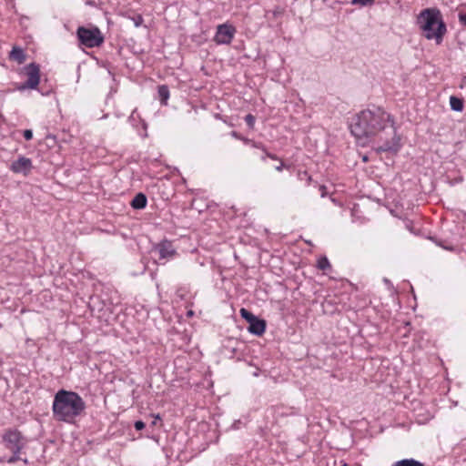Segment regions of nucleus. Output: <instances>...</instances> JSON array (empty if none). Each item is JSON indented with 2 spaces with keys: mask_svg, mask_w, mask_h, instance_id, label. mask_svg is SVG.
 <instances>
[{
  "mask_svg": "<svg viewBox=\"0 0 466 466\" xmlns=\"http://www.w3.org/2000/svg\"><path fill=\"white\" fill-rule=\"evenodd\" d=\"M25 72L27 76V81L22 86H20L19 89L24 90L25 88H36L40 80L39 66L32 63L25 67Z\"/></svg>",
  "mask_w": 466,
  "mask_h": 466,
  "instance_id": "7",
  "label": "nucleus"
},
{
  "mask_svg": "<svg viewBox=\"0 0 466 466\" xmlns=\"http://www.w3.org/2000/svg\"><path fill=\"white\" fill-rule=\"evenodd\" d=\"M134 22L136 26H139L143 22L142 16L138 15L137 18L134 19Z\"/></svg>",
  "mask_w": 466,
  "mask_h": 466,
  "instance_id": "23",
  "label": "nucleus"
},
{
  "mask_svg": "<svg viewBox=\"0 0 466 466\" xmlns=\"http://www.w3.org/2000/svg\"><path fill=\"white\" fill-rule=\"evenodd\" d=\"M6 447L11 450L15 455L12 456L7 461L13 463L19 458L16 456L17 453L23 449L24 442L22 435L17 431H8L3 437Z\"/></svg>",
  "mask_w": 466,
  "mask_h": 466,
  "instance_id": "5",
  "label": "nucleus"
},
{
  "mask_svg": "<svg viewBox=\"0 0 466 466\" xmlns=\"http://www.w3.org/2000/svg\"><path fill=\"white\" fill-rule=\"evenodd\" d=\"M84 409V400L75 392L61 390L55 395L53 412L57 420L70 422Z\"/></svg>",
  "mask_w": 466,
  "mask_h": 466,
  "instance_id": "2",
  "label": "nucleus"
},
{
  "mask_svg": "<svg viewBox=\"0 0 466 466\" xmlns=\"http://www.w3.org/2000/svg\"><path fill=\"white\" fill-rule=\"evenodd\" d=\"M375 0H351V5H360V6H365V5H372L374 3Z\"/></svg>",
  "mask_w": 466,
  "mask_h": 466,
  "instance_id": "18",
  "label": "nucleus"
},
{
  "mask_svg": "<svg viewBox=\"0 0 466 466\" xmlns=\"http://www.w3.org/2000/svg\"><path fill=\"white\" fill-rule=\"evenodd\" d=\"M450 106L452 110L461 112L463 110V100L454 96H451L450 97Z\"/></svg>",
  "mask_w": 466,
  "mask_h": 466,
  "instance_id": "13",
  "label": "nucleus"
},
{
  "mask_svg": "<svg viewBox=\"0 0 466 466\" xmlns=\"http://www.w3.org/2000/svg\"><path fill=\"white\" fill-rule=\"evenodd\" d=\"M318 267L319 269L326 270L327 268H330V264L328 258L323 257L318 260Z\"/></svg>",
  "mask_w": 466,
  "mask_h": 466,
  "instance_id": "16",
  "label": "nucleus"
},
{
  "mask_svg": "<svg viewBox=\"0 0 466 466\" xmlns=\"http://www.w3.org/2000/svg\"><path fill=\"white\" fill-rule=\"evenodd\" d=\"M153 251L158 255L159 260L170 259L176 255V249L174 248L170 241L165 240L153 248Z\"/></svg>",
  "mask_w": 466,
  "mask_h": 466,
  "instance_id": "9",
  "label": "nucleus"
},
{
  "mask_svg": "<svg viewBox=\"0 0 466 466\" xmlns=\"http://www.w3.org/2000/svg\"><path fill=\"white\" fill-rule=\"evenodd\" d=\"M77 36L80 43L86 47H96L100 46L104 37L98 28H86L80 26L77 29Z\"/></svg>",
  "mask_w": 466,
  "mask_h": 466,
  "instance_id": "4",
  "label": "nucleus"
},
{
  "mask_svg": "<svg viewBox=\"0 0 466 466\" xmlns=\"http://www.w3.org/2000/svg\"><path fill=\"white\" fill-rule=\"evenodd\" d=\"M135 428H136L137 431H140V430H142V429H144V428H145V423H144L143 421H141V420H137V421H136V423H135Z\"/></svg>",
  "mask_w": 466,
  "mask_h": 466,
  "instance_id": "22",
  "label": "nucleus"
},
{
  "mask_svg": "<svg viewBox=\"0 0 466 466\" xmlns=\"http://www.w3.org/2000/svg\"><path fill=\"white\" fill-rule=\"evenodd\" d=\"M240 313H241V316L246 320H258L253 314H251L248 309H246L244 308L240 309Z\"/></svg>",
  "mask_w": 466,
  "mask_h": 466,
  "instance_id": "17",
  "label": "nucleus"
},
{
  "mask_svg": "<svg viewBox=\"0 0 466 466\" xmlns=\"http://www.w3.org/2000/svg\"><path fill=\"white\" fill-rule=\"evenodd\" d=\"M187 315H188L189 317H191V316H192V311H188V312H187Z\"/></svg>",
  "mask_w": 466,
  "mask_h": 466,
  "instance_id": "28",
  "label": "nucleus"
},
{
  "mask_svg": "<svg viewBox=\"0 0 466 466\" xmlns=\"http://www.w3.org/2000/svg\"><path fill=\"white\" fill-rule=\"evenodd\" d=\"M235 34L236 29L233 25L228 24L219 25L217 28L214 41L218 45H228L231 43Z\"/></svg>",
  "mask_w": 466,
  "mask_h": 466,
  "instance_id": "6",
  "label": "nucleus"
},
{
  "mask_svg": "<svg viewBox=\"0 0 466 466\" xmlns=\"http://www.w3.org/2000/svg\"><path fill=\"white\" fill-rule=\"evenodd\" d=\"M394 466H424L422 463L414 460H402L398 461Z\"/></svg>",
  "mask_w": 466,
  "mask_h": 466,
  "instance_id": "15",
  "label": "nucleus"
},
{
  "mask_svg": "<svg viewBox=\"0 0 466 466\" xmlns=\"http://www.w3.org/2000/svg\"><path fill=\"white\" fill-rule=\"evenodd\" d=\"M284 167V164L282 162H280V164L279 166H277L275 168L277 171H281Z\"/></svg>",
  "mask_w": 466,
  "mask_h": 466,
  "instance_id": "25",
  "label": "nucleus"
},
{
  "mask_svg": "<svg viewBox=\"0 0 466 466\" xmlns=\"http://www.w3.org/2000/svg\"><path fill=\"white\" fill-rule=\"evenodd\" d=\"M267 157L272 158V159H277V157L275 155H272L270 153H267Z\"/></svg>",
  "mask_w": 466,
  "mask_h": 466,
  "instance_id": "26",
  "label": "nucleus"
},
{
  "mask_svg": "<svg viewBox=\"0 0 466 466\" xmlns=\"http://www.w3.org/2000/svg\"><path fill=\"white\" fill-rule=\"evenodd\" d=\"M232 136H233L234 137H238V135H237V133H236L235 131H233V132H232Z\"/></svg>",
  "mask_w": 466,
  "mask_h": 466,
  "instance_id": "27",
  "label": "nucleus"
},
{
  "mask_svg": "<svg viewBox=\"0 0 466 466\" xmlns=\"http://www.w3.org/2000/svg\"><path fill=\"white\" fill-rule=\"evenodd\" d=\"M9 58L11 60L16 61L18 64H22L25 60V55L22 48L14 46L10 52Z\"/></svg>",
  "mask_w": 466,
  "mask_h": 466,
  "instance_id": "10",
  "label": "nucleus"
},
{
  "mask_svg": "<svg viewBox=\"0 0 466 466\" xmlns=\"http://www.w3.org/2000/svg\"><path fill=\"white\" fill-rule=\"evenodd\" d=\"M147 197L143 193H138L132 199L131 206L136 209H141L147 206Z\"/></svg>",
  "mask_w": 466,
  "mask_h": 466,
  "instance_id": "12",
  "label": "nucleus"
},
{
  "mask_svg": "<svg viewBox=\"0 0 466 466\" xmlns=\"http://www.w3.org/2000/svg\"><path fill=\"white\" fill-rule=\"evenodd\" d=\"M33 168L32 160L25 157H19L10 165V170L16 174L27 176Z\"/></svg>",
  "mask_w": 466,
  "mask_h": 466,
  "instance_id": "8",
  "label": "nucleus"
},
{
  "mask_svg": "<svg viewBox=\"0 0 466 466\" xmlns=\"http://www.w3.org/2000/svg\"><path fill=\"white\" fill-rule=\"evenodd\" d=\"M158 95L162 100V102L166 103V101L169 97V90L167 86H160L158 87Z\"/></svg>",
  "mask_w": 466,
  "mask_h": 466,
  "instance_id": "14",
  "label": "nucleus"
},
{
  "mask_svg": "<svg viewBox=\"0 0 466 466\" xmlns=\"http://www.w3.org/2000/svg\"><path fill=\"white\" fill-rule=\"evenodd\" d=\"M266 329V322H249L248 330L255 335L260 336Z\"/></svg>",
  "mask_w": 466,
  "mask_h": 466,
  "instance_id": "11",
  "label": "nucleus"
},
{
  "mask_svg": "<svg viewBox=\"0 0 466 466\" xmlns=\"http://www.w3.org/2000/svg\"><path fill=\"white\" fill-rule=\"evenodd\" d=\"M319 190H320V192H321V197H322V198H323V197H325V196H326V194H327L326 187H325V186H320V187H319Z\"/></svg>",
  "mask_w": 466,
  "mask_h": 466,
  "instance_id": "24",
  "label": "nucleus"
},
{
  "mask_svg": "<svg viewBox=\"0 0 466 466\" xmlns=\"http://www.w3.org/2000/svg\"><path fill=\"white\" fill-rule=\"evenodd\" d=\"M459 21L461 25H463V26L466 25V13L459 15Z\"/></svg>",
  "mask_w": 466,
  "mask_h": 466,
  "instance_id": "21",
  "label": "nucleus"
},
{
  "mask_svg": "<svg viewBox=\"0 0 466 466\" xmlns=\"http://www.w3.org/2000/svg\"><path fill=\"white\" fill-rule=\"evenodd\" d=\"M24 137L25 140H30L33 137V132L30 129H26L24 131Z\"/></svg>",
  "mask_w": 466,
  "mask_h": 466,
  "instance_id": "20",
  "label": "nucleus"
},
{
  "mask_svg": "<svg viewBox=\"0 0 466 466\" xmlns=\"http://www.w3.org/2000/svg\"><path fill=\"white\" fill-rule=\"evenodd\" d=\"M245 121L248 125V127H252L255 124V117L252 115L248 114L245 117Z\"/></svg>",
  "mask_w": 466,
  "mask_h": 466,
  "instance_id": "19",
  "label": "nucleus"
},
{
  "mask_svg": "<svg viewBox=\"0 0 466 466\" xmlns=\"http://www.w3.org/2000/svg\"><path fill=\"white\" fill-rule=\"evenodd\" d=\"M351 134L361 144L365 145L369 138L388 132L390 139L375 147L376 152L396 154L400 149V137L396 134L391 116L380 107L365 109L352 116L350 122Z\"/></svg>",
  "mask_w": 466,
  "mask_h": 466,
  "instance_id": "1",
  "label": "nucleus"
},
{
  "mask_svg": "<svg viewBox=\"0 0 466 466\" xmlns=\"http://www.w3.org/2000/svg\"><path fill=\"white\" fill-rule=\"evenodd\" d=\"M418 25L428 40H434L437 45L442 42L446 25L441 15L435 9H425L418 16Z\"/></svg>",
  "mask_w": 466,
  "mask_h": 466,
  "instance_id": "3",
  "label": "nucleus"
}]
</instances>
